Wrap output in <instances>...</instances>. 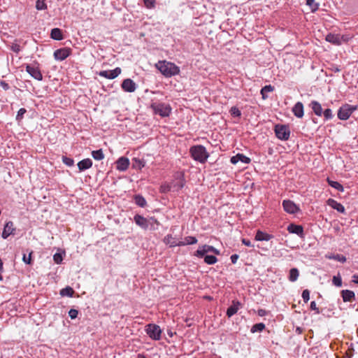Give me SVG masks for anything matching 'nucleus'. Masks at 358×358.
<instances>
[{
  "mask_svg": "<svg viewBox=\"0 0 358 358\" xmlns=\"http://www.w3.org/2000/svg\"><path fill=\"white\" fill-rule=\"evenodd\" d=\"M156 67L166 77H170L179 73V69L177 66L166 61L158 62L156 64Z\"/></svg>",
  "mask_w": 358,
  "mask_h": 358,
  "instance_id": "nucleus-1",
  "label": "nucleus"
},
{
  "mask_svg": "<svg viewBox=\"0 0 358 358\" xmlns=\"http://www.w3.org/2000/svg\"><path fill=\"white\" fill-rule=\"evenodd\" d=\"M189 152L192 157L200 163H205L209 157L206 148L201 145L192 146Z\"/></svg>",
  "mask_w": 358,
  "mask_h": 358,
  "instance_id": "nucleus-2",
  "label": "nucleus"
},
{
  "mask_svg": "<svg viewBox=\"0 0 358 358\" xmlns=\"http://www.w3.org/2000/svg\"><path fill=\"white\" fill-rule=\"evenodd\" d=\"M135 223L143 229H155L154 224H157L153 217L145 218L140 215H136L134 217Z\"/></svg>",
  "mask_w": 358,
  "mask_h": 358,
  "instance_id": "nucleus-3",
  "label": "nucleus"
},
{
  "mask_svg": "<svg viewBox=\"0 0 358 358\" xmlns=\"http://www.w3.org/2000/svg\"><path fill=\"white\" fill-rule=\"evenodd\" d=\"M274 131L276 137L281 141H287L290 136V129L287 124L275 125Z\"/></svg>",
  "mask_w": 358,
  "mask_h": 358,
  "instance_id": "nucleus-4",
  "label": "nucleus"
},
{
  "mask_svg": "<svg viewBox=\"0 0 358 358\" xmlns=\"http://www.w3.org/2000/svg\"><path fill=\"white\" fill-rule=\"evenodd\" d=\"M357 108V106H352L348 103L343 105L338 110V119L341 120H348Z\"/></svg>",
  "mask_w": 358,
  "mask_h": 358,
  "instance_id": "nucleus-5",
  "label": "nucleus"
},
{
  "mask_svg": "<svg viewBox=\"0 0 358 358\" xmlns=\"http://www.w3.org/2000/svg\"><path fill=\"white\" fill-rule=\"evenodd\" d=\"M147 334L152 339L159 340L161 337V329L155 324H149L146 326L145 329Z\"/></svg>",
  "mask_w": 358,
  "mask_h": 358,
  "instance_id": "nucleus-6",
  "label": "nucleus"
},
{
  "mask_svg": "<svg viewBox=\"0 0 358 358\" xmlns=\"http://www.w3.org/2000/svg\"><path fill=\"white\" fill-rule=\"evenodd\" d=\"M208 252H213L216 255L220 254L219 250H217L213 246L208 245H203L199 247L198 250L195 252L194 255L196 256L197 257L203 258V257Z\"/></svg>",
  "mask_w": 358,
  "mask_h": 358,
  "instance_id": "nucleus-7",
  "label": "nucleus"
},
{
  "mask_svg": "<svg viewBox=\"0 0 358 358\" xmlns=\"http://www.w3.org/2000/svg\"><path fill=\"white\" fill-rule=\"evenodd\" d=\"M282 205L284 210L289 214H295L300 210L294 201L289 199L284 200Z\"/></svg>",
  "mask_w": 358,
  "mask_h": 358,
  "instance_id": "nucleus-8",
  "label": "nucleus"
},
{
  "mask_svg": "<svg viewBox=\"0 0 358 358\" xmlns=\"http://www.w3.org/2000/svg\"><path fill=\"white\" fill-rule=\"evenodd\" d=\"M26 71L34 79L39 81L43 80L42 73L38 67L31 65H27Z\"/></svg>",
  "mask_w": 358,
  "mask_h": 358,
  "instance_id": "nucleus-9",
  "label": "nucleus"
},
{
  "mask_svg": "<svg viewBox=\"0 0 358 358\" xmlns=\"http://www.w3.org/2000/svg\"><path fill=\"white\" fill-rule=\"evenodd\" d=\"M122 72L120 67H116L113 70L110 71H101L99 72V76L108 79H114L117 78Z\"/></svg>",
  "mask_w": 358,
  "mask_h": 358,
  "instance_id": "nucleus-10",
  "label": "nucleus"
},
{
  "mask_svg": "<svg viewBox=\"0 0 358 358\" xmlns=\"http://www.w3.org/2000/svg\"><path fill=\"white\" fill-rule=\"evenodd\" d=\"M71 50L69 48H60L54 52V57L56 60L63 61L69 56Z\"/></svg>",
  "mask_w": 358,
  "mask_h": 358,
  "instance_id": "nucleus-11",
  "label": "nucleus"
},
{
  "mask_svg": "<svg viewBox=\"0 0 358 358\" xmlns=\"http://www.w3.org/2000/svg\"><path fill=\"white\" fill-rule=\"evenodd\" d=\"M152 107L155 110V112L162 117L169 116L171 112L170 107L162 103L152 106Z\"/></svg>",
  "mask_w": 358,
  "mask_h": 358,
  "instance_id": "nucleus-12",
  "label": "nucleus"
},
{
  "mask_svg": "<svg viewBox=\"0 0 358 358\" xmlns=\"http://www.w3.org/2000/svg\"><path fill=\"white\" fill-rule=\"evenodd\" d=\"M122 90L127 92H134L136 89V84L130 78H127L122 83Z\"/></svg>",
  "mask_w": 358,
  "mask_h": 358,
  "instance_id": "nucleus-13",
  "label": "nucleus"
},
{
  "mask_svg": "<svg viewBox=\"0 0 358 358\" xmlns=\"http://www.w3.org/2000/svg\"><path fill=\"white\" fill-rule=\"evenodd\" d=\"M15 231V228L14 227L13 222L12 221H8L4 225L1 236L3 238L6 239L10 235L14 234Z\"/></svg>",
  "mask_w": 358,
  "mask_h": 358,
  "instance_id": "nucleus-14",
  "label": "nucleus"
},
{
  "mask_svg": "<svg viewBox=\"0 0 358 358\" xmlns=\"http://www.w3.org/2000/svg\"><path fill=\"white\" fill-rule=\"evenodd\" d=\"M287 231L290 234H296L301 238H303L304 236L303 228L301 225H297V224L292 223L288 225Z\"/></svg>",
  "mask_w": 358,
  "mask_h": 358,
  "instance_id": "nucleus-15",
  "label": "nucleus"
},
{
  "mask_svg": "<svg viewBox=\"0 0 358 358\" xmlns=\"http://www.w3.org/2000/svg\"><path fill=\"white\" fill-rule=\"evenodd\" d=\"M230 162L233 164H236L238 162H241L244 164H249L251 162V159L243 154L238 153L235 156L231 157Z\"/></svg>",
  "mask_w": 358,
  "mask_h": 358,
  "instance_id": "nucleus-16",
  "label": "nucleus"
},
{
  "mask_svg": "<svg viewBox=\"0 0 358 358\" xmlns=\"http://www.w3.org/2000/svg\"><path fill=\"white\" fill-rule=\"evenodd\" d=\"M327 203L328 206L331 207L333 209L336 210L339 213H345V207L341 203L333 199H329L327 201Z\"/></svg>",
  "mask_w": 358,
  "mask_h": 358,
  "instance_id": "nucleus-17",
  "label": "nucleus"
},
{
  "mask_svg": "<svg viewBox=\"0 0 358 358\" xmlns=\"http://www.w3.org/2000/svg\"><path fill=\"white\" fill-rule=\"evenodd\" d=\"M241 306V303L238 301H236V300L232 301L231 305L227 310V315L229 317H232L234 315H235L238 312V310Z\"/></svg>",
  "mask_w": 358,
  "mask_h": 358,
  "instance_id": "nucleus-18",
  "label": "nucleus"
},
{
  "mask_svg": "<svg viewBox=\"0 0 358 358\" xmlns=\"http://www.w3.org/2000/svg\"><path fill=\"white\" fill-rule=\"evenodd\" d=\"M116 164L117 170L124 171L128 169L129 166V160L127 157H122L117 159Z\"/></svg>",
  "mask_w": 358,
  "mask_h": 358,
  "instance_id": "nucleus-19",
  "label": "nucleus"
},
{
  "mask_svg": "<svg viewBox=\"0 0 358 358\" xmlns=\"http://www.w3.org/2000/svg\"><path fill=\"white\" fill-rule=\"evenodd\" d=\"M342 38H343V36H341L339 34L329 33L326 36L325 40L334 45H339L341 44Z\"/></svg>",
  "mask_w": 358,
  "mask_h": 358,
  "instance_id": "nucleus-20",
  "label": "nucleus"
},
{
  "mask_svg": "<svg viewBox=\"0 0 358 358\" xmlns=\"http://www.w3.org/2000/svg\"><path fill=\"white\" fill-rule=\"evenodd\" d=\"M292 113L294 115L298 117L301 118L303 117L304 115V110H303V105L301 102L298 101L294 104L292 109Z\"/></svg>",
  "mask_w": 358,
  "mask_h": 358,
  "instance_id": "nucleus-21",
  "label": "nucleus"
},
{
  "mask_svg": "<svg viewBox=\"0 0 358 358\" xmlns=\"http://www.w3.org/2000/svg\"><path fill=\"white\" fill-rule=\"evenodd\" d=\"M309 107L311 108V109L313 110V113L317 116H320H320L322 115L323 110H322L321 104L318 101H315V100L312 101L309 103Z\"/></svg>",
  "mask_w": 358,
  "mask_h": 358,
  "instance_id": "nucleus-22",
  "label": "nucleus"
},
{
  "mask_svg": "<svg viewBox=\"0 0 358 358\" xmlns=\"http://www.w3.org/2000/svg\"><path fill=\"white\" fill-rule=\"evenodd\" d=\"M341 293L344 302H350L355 299V294L353 291L344 289Z\"/></svg>",
  "mask_w": 358,
  "mask_h": 358,
  "instance_id": "nucleus-23",
  "label": "nucleus"
},
{
  "mask_svg": "<svg viewBox=\"0 0 358 358\" xmlns=\"http://www.w3.org/2000/svg\"><path fill=\"white\" fill-rule=\"evenodd\" d=\"M92 161L90 158L84 159L78 163V168L80 171H85L92 167Z\"/></svg>",
  "mask_w": 358,
  "mask_h": 358,
  "instance_id": "nucleus-24",
  "label": "nucleus"
},
{
  "mask_svg": "<svg viewBox=\"0 0 358 358\" xmlns=\"http://www.w3.org/2000/svg\"><path fill=\"white\" fill-rule=\"evenodd\" d=\"M273 236L271 234H268L262 231L258 230L256 233L255 238L257 241H268L271 240V238H273Z\"/></svg>",
  "mask_w": 358,
  "mask_h": 358,
  "instance_id": "nucleus-25",
  "label": "nucleus"
},
{
  "mask_svg": "<svg viewBox=\"0 0 358 358\" xmlns=\"http://www.w3.org/2000/svg\"><path fill=\"white\" fill-rule=\"evenodd\" d=\"M50 36L52 39L56 41H61L63 39L62 31L59 28H54L51 30Z\"/></svg>",
  "mask_w": 358,
  "mask_h": 358,
  "instance_id": "nucleus-26",
  "label": "nucleus"
},
{
  "mask_svg": "<svg viewBox=\"0 0 358 358\" xmlns=\"http://www.w3.org/2000/svg\"><path fill=\"white\" fill-rule=\"evenodd\" d=\"M197 243V239L194 236H187L183 240L180 241V245H192Z\"/></svg>",
  "mask_w": 358,
  "mask_h": 358,
  "instance_id": "nucleus-27",
  "label": "nucleus"
},
{
  "mask_svg": "<svg viewBox=\"0 0 358 358\" xmlns=\"http://www.w3.org/2000/svg\"><path fill=\"white\" fill-rule=\"evenodd\" d=\"M327 181L329 185H330L331 187H333L341 192H343L344 191V188H343V185H341L338 182L331 180L329 178L327 179Z\"/></svg>",
  "mask_w": 358,
  "mask_h": 358,
  "instance_id": "nucleus-28",
  "label": "nucleus"
},
{
  "mask_svg": "<svg viewBox=\"0 0 358 358\" xmlns=\"http://www.w3.org/2000/svg\"><path fill=\"white\" fill-rule=\"evenodd\" d=\"M299 275V270L296 268H291L289 271V280L295 282L297 280Z\"/></svg>",
  "mask_w": 358,
  "mask_h": 358,
  "instance_id": "nucleus-29",
  "label": "nucleus"
},
{
  "mask_svg": "<svg viewBox=\"0 0 358 358\" xmlns=\"http://www.w3.org/2000/svg\"><path fill=\"white\" fill-rule=\"evenodd\" d=\"M306 5L309 6L312 13L316 12L320 6V3L315 2V0H306Z\"/></svg>",
  "mask_w": 358,
  "mask_h": 358,
  "instance_id": "nucleus-30",
  "label": "nucleus"
},
{
  "mask_svg": "<svg viewBox=\"0 0 358 358\" xmlns=\"http://www.w3.org/2000/svg\"><path fill=\"white\" fill-rule=\"evenodd\" d=\"M134 201L135 203L140 207H145L147 203L145 198L140 194L134 196Z\"/></svg>",
  "mask_w": 358,
  "mask_h": 358,
  "instance_id": "nucleus-31",
  "label": "nucleus"
},
{
  "mask_svg": "<svg viewBox=\"0 0 358 358\" xmlns=\"http://www.w3.org/2000/svg\"><path fill=\"white\" fill-rule=\"evenodd\" d=\"M204 262L207 264L212 265L217 262V258L214 255H205L203 257Z\"/></svg>",
  "mask_w": 358,
  "mask_h": 358,
  "instance_id": "nucleus-32",
  "label": "nucleus"
},
{
  "mask_svg": "<svg viewBox=\"0 0 358 358\" xmlns=\"http://www.w3.org/2000/svg\"><path fill=\"white\" fill-rule=\"evenodd\" d=\"M264 329H265V324L264 323L260 322V323H257V324H254L252 327V328L250 329V331L252 333L261 332Z\"/></svg>",
  "mask_w": 358,
  "mask_h": 358,
  "instance_id": "nucleus-33",
  "label": "nucleus"
},
{
  "mask_svg": "<svg viewBox=\"0 0 358 358\" xmlns=\"http://www.w3.org/2000/svg\"><path fill=\"white\" fill-rule=\"evenodd\" d=\"M92 156L96 160H101L104 158V155L101 149L92 151Z\"/></svg>",
  "mask_w": 358,
  "mask_h": 358,
  "instance_id": "nucleus-34",
  "label": "nucleus"
},
{
  "mask_svg": "<svg viewBox=\"0 0 358 358\" xmlns=\"http://www.w3.org/2000/svg\"><path fill=\"white\" fill-rule=\"evenodd\" d=\"M74 294V290L71 287H66L60 291V294L62 296H73V294Z\"/></svg>",
  "mask_w": 358,
  "mask_h": 358,
  "instance_id": "nucleus-35",
  "label": "nucleus"
},
{
  "mask_svg": "<svg viewBox=\"0 0 358 358\" xmlns=\"http://www.w3.org/2000/svg\"><path fill=\"white\" fill-rule=\"evenodd\" d=\"M274 90V87L271 86V85H266L261 90V94L262 96V98L264 99H266L267 96L266 95V93L273 92Z\"/></svg>",
  "mask_w": 358,
  "mask_h": 358,
  "instance_id": "nucleus-36",
  "label": "nucleus"
},
{
  "mask_svg": "<svg viewBox=\"0 0 358 358\" xmlns=\"http://www.w3.org/2000/svg\"><path fill=\"white\" fill-rule=\"evenodd\" d=\"M144 166H145V162L143 160H141V159H139L137 158H134L133 159V167L134 169H141Z\"/></svg>",
  "mask_w": 358,
  "mask_h": 358,
  "instance_id": "nucleus-37",
  "label": "nucleus"
},
{
  "mask_svg": "<svg viewBox=\"0 0 358 358\" xmlns=\"http://www.w3.org/2000/svg\"><path fill=\"white\" fill-rule=\"evenodd\" d=\"M36 8L38 10H45L47 8V5L43 0H37L36 2Z\"/></svg>",
  "mask_w": 358,
  "mask_h": 358,
  "instance_id": "nucleus-38",
  "label": "nucleus"
},
{
  "mask_svg": "<svg viewBox=\"0 0 358 358\" xmlns=\"http://www.w3.org/2000/svg\"><path fill=\"white\" fill-rule=\"evenodd\" d=\"M229 112H230L231 115L234 117H241V110L236 106L231 107Z\"/></svg>",
  "mask_w": 358,
  "mask_h": 358,
  "instance_id": "nucleus-39",
  "label": "nucleus"
},
{
  "mask_svg": "<svg viewBox=\"0 0 358 358\" xmlns=\"http://www.w3.org/2000/svg\"><path fill=\"white\" fill-rule=\"evenodd\" d=\"M333 284L336 287L342 286V279L341 277L338 275H334L332 279Z\"/></svg>",
  "mask_w": 358,
  "mask_h": 358,
  "instance_id": "nucleus-40",
  "label": "nucleus"
},
{
  "mask_svg": "<svg viewBox=\"0 0 358 358\" xmlns=\"http://www.w3.org/2000/svg\"><path fill=\"white\" fill-rule=\"evenodd\" d=\"M62 162L68 166H72L74 164V160L72 158H69L66 156L62 157Z\"/></svg>",
  "mask_w": 358,
  "mask_h": 358,
  "instance_id": "nucleus-41",
  "label": "nucleus"
},
{
  "mask_svg": "<svg viewBox=\"0 0 358 358\" xmlns=\"http://www.w3.org/2000/svg\"><path fill=\"white\" fill-rule=\"evenodd\" d=\"M329 259H334V260H336V261H338L340 262H345L346 261V258L345 256L342 255H339V254H337V255H333V257H329Z\"/></svg>",
  "mask_w": 358,
  "mask_h": 358,
  "instance_id": "nucleus-42",
  "label": "nucleus"
},
{
  "mask_svg": "<svg viewBox=\"0 0 358 358\" xmlns=\"http://www.w3.org/2000/svg\"><path fill=\"white\" fill-rule=\"evenodd\" d=\"M26 112H27V110L25 108H20L17 111V114L16 115V120L18 122L21 121L24 117V115L26 113Z\"/></svg>",
  "mask_w": 358,
  "mask_h": 358,
  "instance_id": "nucleus-43",
  "label": "nucleus"
},
{
  "mask_svg": "<svg viewBox=\"0 0 358 358\" xmlns=\"http://www.w3.org/2000/svg\"><path fill=\"white\" fill-rule=\"evenodd\" d=\"M322 115H324L325 120H331L333 117L332 111L330 108L325 109L323 111Z\"/></svg>",
  "mask_w": 358,
  "mask_h": 358,
  "instance_id": "nucleus-44",
  "label": "nucleus"
},
{
  "mask_svg": "<svg viewBox=\"0 0 358 358\" xmlns=\"http://www.w3.org/2000/svg\"><path fill=\"white\" fill-rule=\"evenodd\" d=\"M301 296L305 303H307L310 299V292L308 289H304L302 292Z\"/></svg>",
  "mask_w": 358,
  "mask_h": 358,
  "instance_id": "nucleus-45",
  "label": "nucleus"
},
{
  "mask_svg": "<svg viewBox=\"0 0 358 358\" xmlns=\"http://www.w3.org/2000/svg\"><path fill=\"white\" fill-rule=\"evenodd\" d=\"M33 252L31 251L29 254V256L27 257L25 254H24L23 255V257H22V261L27 264H31V255H32Z\"/></svg>",
  "mask_w": 358,
  "mask_h": 358,
  "instance_id": "nucleus-46",
  "label": "nucleus"
},
{
  "mask_svg": "<svg viewBox=\"0 0 358 358\" xmlns=\"http://www.w3.org/2000/svg\"><path fill=\"white\" fill-rule=\"evenodd\" d=\"M143 2L148 8H152L155 7V0H143Z\"/></svg>",
  "mask_w": 358,
  "mask_h": 358,
  "instance_id": "nucleus-47",
  "label": "nucleus"
},
{
  "mask_svg": "<svg viewBox=\"0 0 358 358\" xmlns=\"http://www.w3.org/2000/svg\"><path fill=\"white\" fill-rule=\"evenodd\" d=\"M53 259L56 264H60L63 258L60 253H55L53 256Z\"/></svg>",
  "mask_w": 358,
  "mask_h": 358,
  "instance_id": "nucleus-48",
  "label": "nucleus"
},
{
  "mask_svg": "<svg viewBox=\"0 0 358 358\" xmlns=\"http://www.w3.org/2000/svg\"><path fill=\"white\" fill-rule=\"evenodd\" d=\"M78 315V311L76 309L72 308L69 311V316L72 320L76 319Z\"/></svg>",
  "mask_w": 358,
  "mask_h": 358,
  "instance_id": "nucleus-49",
  "label": "nucleus"
},
{
  "mask_svg": "<svg viewBox=\"0 0 358 358\" xmlns=\"http://www.w3.org/2000/svg\"><path fill=\"white\" fill-rule=\"evenodd\" d=\"M310 308L311 310H315L316 314H319L320 313L319 308L317 307L315 301H314L310 302Z\"/></svg>",
  "mask_w": 358,
  "mask_h": 358,
  "instance_id": "nucleus-50",
  "label": "nucleus"
},
{
  "mask_svg": "<svg viewBox=\"0 0 358 358\" xmlns=\"http://www.w3.org/2000/svg\"><path fill=\"white\" fill-rule=\"evenodd\" d=\"M11 50L16 52V53H18L20 51V45H18L17 43H13L12 45H11Z\"/></svg>",
  "mask_w": 358,
  "mask_h": 358,
  "instance_id": "nucleus-51",
  "label": "nucleus"
},
{
  "mask_svg": "<svg viewBox=\"0 0 358 358\" xmlns=\"http://www.w3.org/2000/svg\"><path fill=\"white\" fill-rule=\"evenodd\" d=\"M0 86L5 90H8L10 88L9 85L3 80L0 82Z\"/></svg>",
  "mask_w": 358,
  "mask_h": 358,
  "instance_id": "nucleus-52",
  "label": "nucleus"
},
{
  "mask_svg": "<svg viewBox=\"0 0 358 358\" xmlns=\"http://www.w3.org/2000/svg\"><path fill=\"white\" fill-rule=\"evenodd\" d=\"M239 256L237 254H234L230 257V259L232 264H236L238 259Z\"/></svg>",
  "mask_w": 358,
  "mask_h": 358,
  "instance_id": "nucleus-53",
  "label": "nucleus"
},
{
  "mask_svg": "<svg viewBox=\"0 0 358 358\" xmlns=\"http://www.w3.org/2000/svg\"><path fill=\"white\" fill-rule=\"evenodd\" d=\"M241 241H242V243L243 245H245V246H248V247H252L253 246L252 245L250 241L248 240V239L243 238Z\"/></svg>",
  "mask_w": 358,
  "mask_h": 358,
  "instance_id": "nucleus-54",
  "label": "nucleus"
},
{
  "mask_svg": "<svg viewBox=\"0 0 358 358\" xmlns=\"http://www.w3.org/2000/svg\"><path fill=\"white\" fill-rule=\"evenodd\" d=\"M265 314H266V310H265L260 309V310H258V315L259 316H264V315H265Z\"/></svg>",
  "mask_w": 358,
  "mask_h": 358,
  "instance_id": "nucleus-55",
  "label": "nucleus"
},
{
  "mask_svg": "<svg viewBox=\"0 0 358 358\" xmlns=\"http://www.w3.org/2000/svg\"><path fill=\"white\" fill-rule=\"evenodd\" d=\"M352 278H353V282L356 284H358V275H354Z\"/></svg>",
  "mask_w": 358,
  "mask_h": 358,
  "instance_id": "nucleus-56",
  "label": "nucleus"
},
{
  "mask_svg": "<svg viewBox=\"0 0 358 358\" xmlns=\"http://www.w3.org/2000/svg\"><path fill=\"white\" fill-rule=\"evenodd\" d=\"M182 178V176L180 174V189L183 187V179Z\"/></svg>",
  "mask_w": 358,
  "mask_h": 358,
  "instance_id": "nucleus-57",
  "label": "nucleus"
},
{
  "mask_svg": "<svg viewBox=\"0 0 358 358\" xmlns=\"http://www.w3.org/2000/svg\"><path fill=\"white\" fill-rule=\"evenodd\" d=\"M343 36V38H341V43L343 41H348V38L346 37H345L344 36Z\"/></svg>",
  "mask_w": 358,
  "mask_h": 358,
  "instance_id": "nucleus-58",
  "label": "nucleus"
},
{
  "mask_svg": "<svg viewBox=\"0 0 358 358\" xmlns=\"http://www.w3.org/2000/svg\"><path fill=\"white\" fill-rule=\"evenodd\" d=\"M3 280L2 275L0 274V280L1 281Z\"/></svg>",
  "mask_w": 358,
  "mask_h": 358,
  "instance_id": "nucleus-59",
  "label": "nucleus"
},
{
  "mask_svg": "<svg viewBox=\"0 0 358 358\" xmlns=\"http://www.w3.org/2000/svg\"><path fill=\"white\" fill-rule=\"evenodd\" d=\"M313 122L317 123L316 120L315 119H313Z\"/></svg>",
  "mask_w": 358,
  "mask_h": 358,
  "instance_id": "nucleus-60",
  "label": "nucleus"
},
{
  "mask_svg": "<svg viewBox=\"0 0 358 358\" xmlns=\"http://www.w3.org/2000/svg\"><path fill=\"white\" fill-rule=\"evenodd\" d=\"M329 257H333V255L328 256L327 258L329 259Z\"/></svg>",
  "mask_w": 358,
  "mask_h": 358,
  "instance_id": "nucleus-61",
  "label": "nucleus"
}]
</instances>
